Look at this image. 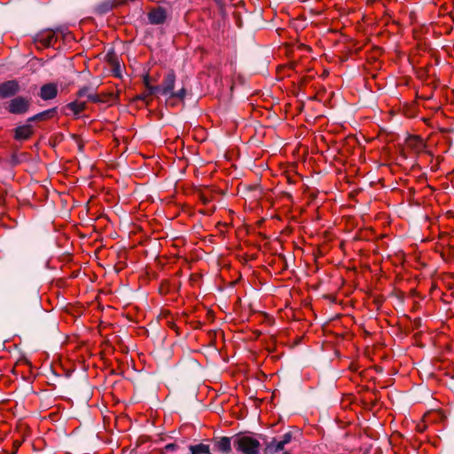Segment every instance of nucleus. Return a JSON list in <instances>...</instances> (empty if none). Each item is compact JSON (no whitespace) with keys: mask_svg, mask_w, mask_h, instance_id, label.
Listing matches in <instances>:
<instances>
[{"mask_svg":"<svg viewBox=\"0 0 454 454\" xmlns=\"http://www.w3.org/2000/svg\"><path fill=\"white\" fill-rule=\"evenodd\" d=\"M215 445L217 451L228 453L231 450L232 437H221L215 440Z\"/></svg>","mask_w":454,"mask_h":454,"instance_id":"nucleus-9","label":"nucleus"},{"mask_svg":"<svg viewBox=\"0 0 454 454\" xmlns=\"http://www.w3.org/2000/svg\"><path fill=\"white\" fill-rule=\"evenodd\" d=\"M33 127L30 124L19 126L14 129V138L16 140H27L33 134Z\"/></svg>","mask_w":454,"mask_h":454,"instance_id":"nucleus-7","label":"nucleus"},{"mask_svg":"<svg viewBox=\"0 0 454 454\" xmlns=\"http://www.w3.org/2000/svg\"><path fill=\"white\" fill-rule=\"evenodd\" d=\"M29 106L30 99L18 96L8 102L6 109L12 114H24L28 111Z\"/></svg>","mask_w":454,"mask_h":454,"instance_id":"nucleus-4","label":"nucleus"},{"mask_svg":"<svg viewBox=\"0 0 454 454\" xmlns=\"http://www.w3.org/2000/svg\"><path fill=\"white\" fill-rule=\"evenodd\" d=\"M176 83V74L173 70H169L163 77L160 85L151 88V94H160L162 96H168L167 104L175 106V99L184 101L186 97V90L182 88L177 91H174Z\"/></svg>","mask_w":454,"mask_h":454,"instance_id":"nucleus-2","label":"nucleus"},{"mask_svg":"<svg viewBox=\"0 0 454 454\" xmlns=\"http://www.w3.org/2000/svg\"><path fill=\"white\" fill-rule=\"evenodd\" d=\"M164 450L166 451H177L179 450V446L177 443L174 442V443H168L165 446Z\"/></svg>","mask_w":454,"mask_h":454,"instance_id":"nucleus-15","label":"nucleus"},{"mask_svg":"<svg viewBox=\"0 0 454 454\" xmlns=\"http://www.w3.org/2000/svg\"><path fill=\"white\" fill-rule=\"evenodd\" d=\"M168 4H173L175 3L176 0H165Z\"/></svg>","mask_w":454,"mask_h":454,"instance_id":"nucleus-16","label":"nucleus"},{"mask_svg":"<svg viewBox=\"0 0 454 454\" xmlns=\"http://www.w3.org/2000/svg\"><path fill=\"white\" fill-rule=\"evenodd\" d=\"M63 35L59 29H44L38 32L34 37V43L37 49L53 47L58 41L59 34Z\"/></svg>","mask_w":454,"mask_h":454,"instance_id":"nucleus-3","label":"nucleus"},{"mask_svg":"<svg viewBox=\"0 0 454 454\" xmlns=\"http://www.w3.org/2000/svg\"><path fill=\"white\" fill-rule=\"evenodd\" d=\"M191 454H210L209 445L200 443L197 445H190Z\"/></svg>","mask_w":454,"mask_h":454,"instance_id":"nucleus-11","label":"nucleus"},{"mask_svg":"<svg viewBox=\"0 0 454 454\" xmlns=\"http://www.w3.org/2000/svg\"><path fill=\"white\" fill-rule=\"evenodd\" d=\"M20 90L19 82L16 80H9L0 83V98H8L15 96Z\"/></svg>","mask_w":454,"mask_h":454,"instance_id":"nucleus-5","label":"nucleus"},{"mask_svg":"<svg viewBox=\"0 0 454 454\" xmlns=\"http://www.w3.org/2000/svg\"><path fill=\"white\" fill-rule=\"evenodd\" d=\"M261 440L265 445V454H273L285 450L286 445L293 440V434L287 432L267 441L262 435H259L257 438L251 434L239 433L232 436V445L237 451L243 454H259L262 446Z\"/></svg>","mask_w":454,"mask_h":454,"instance_id":"nucleus-1","label":"nucleus"},{"mask_svg":"<svg viewBox=\"0 0 454 454\" xmlns=\"http://www.w3.org/2000/svg\"><path fill=\"white\" fill-rule=\"evenodd\" d=\"M55 113L54 109L46 110L42 113H39L37 114H35L27 119L28 122L32 121H42L44 120H47L49 118H51Z\"/></svg>","mask_w":454,"mask_h":454,"instance_id":"nucleus-10","label":"nucleus"},{"mask_svg":"<svg viewBox=\"0 0 454 454\" xmlns=\"http://www.w3.org/2000/svg\"><path fill=\"white\" fill-rule=\"evenodd\" d=\"M58 88L54 83H47L41 87L40 97L43 100H50L56 98Z\"/></svg>","mask_w":454,"mask_h":454,"instance_id":"nucleus-8","label":"nucleus"},{"mask_svg":"<svg viewBox=\"0 0 454 454\" xmlns=\"http://www.w3.org/2000/svg\"><path fill=\"white\" fill-rule=\"evenodd\" d=\"M148 21L152 25H162L168 18L167 11L161 7L152 8L147 13Z\"/></svg>","mask_w":454,"mask_h":454,"instance_id":"nucleus-6","label":"nucleus"},{"mask_svg":"<svg viewBox=\"0 0 454 454\" xmlns=\"http://www.w3.org/2000/svg\"><path fill=\"white\" fill-rule=\"evenodd\" d=\"M78 95L80 98H87L88 100L91 102L98 101V96L94 93H90L89 88L81 89Z\"/></svg>","mask_w":454,"mask_h":454,"instance_id":"nucleus-13","label":"nucleus"},{"mask_svg":"<svg viewBox=\"0 0 454 454\" xmlns=\"http://www.w3.org/2000/svg\"><path fill=\"white\" fill-rule=\"evenodd\" d=\"M67 107L74 112V114H79L84 111L86 107V102L84 101H74L68 104Z\"/></svg>","mask_w":454,"mask_h":454,"instance_id":"nucleus-12","label":"nucleus"},{"mask_svg":"<svg viewBox=\"0 0 454 454\" xmlns=\"http://www.w3.org/2000/svg\"><path fill=\"white\" fill-rule=\"evenodd\" d=\"M143 82H144L145 86L146 87V89L148 90V95H152L151 94V88H153L154 86L151 84L150 77H149L148 74L144 76Z\"/></svg>","mask_w":454,"mask_h":454,"instance_id":"nucleus-14","label":"nucleus"}]
</instances>
